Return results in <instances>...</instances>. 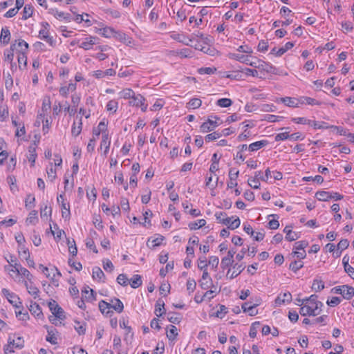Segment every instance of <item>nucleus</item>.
<instances>
[{
    "instance_id": "64",
    "label": "nucleus",
    "mask_w": 354,
    "mask_h": 354,
    "mask_svg": "<svg viewBox=\"0 0 354 354\" xmlns=\"http://www.w3.org/2000/svg\"><path fill=\"white\" fill-rule=\"evenodd\" d=\"M202 104V101L199 98H192L187 103V107L193 109L199 108Z\"/></svg>"
},
{
    "instance_id": "31",
    "label": "nucleus",
    "mask_w": 354,
    "mask_h": 354,
    "mask_svg": "<svg viewBox=\"0 0 354 354\" xmlns=\"http://www.w3.org/2000/svg\"><path fill=\"white\" fill-rule=\"evenodd\" d=\"M245 267L243 264L235 263L233 265L234 270L231 272V270H228L227 277L230 279H234L239 276L244 270Z\"/></svg>"
},
{
    "instance_id": "33",
    "label": "nucleus",
    "mask_w": 354,
    "mask_h": 354,
    "mask_svg": "<svg viewBox=\"0 0 354 354\" xmlns=\"http://www.w3.org/2000/svg\"><path fill=\"white\" fill-rule=\"evenodd\" d=\"M47 336L46 337V340L50 342L52 344H57V330L53 327L47 328Z\"/></svg>"
},
{
    "instance_id": "41",
    "label": "nucleus",
    "mask_w": 354,
    "mask_h": 354,
    "mask_svg": "<svg viewBox=\"0 0 354 354\" xmlns=\"http://www.w3.org/2000/svg\"><path fill=\"white\" fill-rule=\"evenodd\" d=\"M268 144L267 140H259L254 142L251 143L248 146V150L250 151H256L262 147H265Z\"/></svg>"
},
{
    "instance_id": "53",
    "label": "nucleus",
    "mask_w": 354,
    "mask_h": 354,
    "mask_svg": "<svg viewBox=\"0 0 354 354\" xmlns=\"http://www.w3.org/2000/svg\"><path fill=\"white\" fill-rule=\"evenodd\" d=\"M92 276L94 280L102 281L104 277V274L99 267H94L92 270Z\"/></svg>"
},
{
    "instance_id": "43",
    "label": "nucleus",
    "mask_w": 354,
    "mask_h": 354,
    "mask_svg": "<svg viewBox=\"0 0 354 354\" xmlns=\"http://www.w3.org/2000/svg\"><path fill=\"white\" fill-rule=\"evenodd\" d=\"M8 117L9 111L8 106L3 103L0 104V121H6Z\"/></svg>"
},
{
    "instance_id": "22",
    "label": "nucleus",
    "mask_w": 354,
    "mask_h": 354,
    "mask_svg": "<svg viewBox=\"0 0 354 354\" xmlns=\"http://www.w3.org/2000/svg\"><path fill=\"white\" fill-rule=\"evenodd\" d=\"M19 269V272L17 274L18 276H21V278L19 279H15V281L17 282H21V281H32L33 279L32 274L29 272L28 270L22 267L21 265Z\"/></svg>"
},
{
    "instance_id": "19",
    "label": "nucleus",
    "mask_w": 354,
    "mask_h": 354,
    "mask_svg": "<svg viewBox=\"0 0 354 354\" xmlns=\"http://www.w3.org/2000/svg\"><path fill=\"white\" fill-rule=\"evenodd\" d=\"M21 283L26 288L28 292L34 297V299H37L39 297V290L38 288L34 284L32 281H21Z\"/></svg>"
},
{
    "instance_id": "52",
    "label": "nucleus",
    "mask_w": 354,
    "mask_h": 354,
    "mask_svg": "<svg viewBox=\"0 0 354 354\" xmlns=\"http://www.w3.org/2000/svg\"><path fill=\"white\" fill-rule=\"evenodd\" d=\"M197 266L198 268L203 272H207L208 261L205 256L198 258Z\"/></svg>"
},
{
    "instance_id": "27",
    "label": "nucleus",
    "mask_w": 354,
    "mask_h": 354,
    "mask_svg": "<svg viewBox=\"0 0 354 354\" xmlns=\"http://www.w3.org/2000/svg\"><path fill=\"white\" fill-rule=\"evenodd\" d=\"M96 295L93 290V289L90 288L88 286L84 287L82 290V297L86 301L92 302L96 300L95 297Z\"/></svg>"
},
{
    "instance_id": "51",
    "label": "nucleus",
    "mask_w": 354,
    "mask_h": 354,
    "mask_svg": "<svg viewBox=\"0 0 354 354\" xmlns=\"http://www.w3.org/2000/svg\"><path fill=\"white\" fill-rule=\"evenodd\" d=\"M165 312V304L162 301L158 300L157 301L155 306V314L157 317L162 316Z\"/></svg>"
},
{
    "instance_id": "49",
    "label": "nucleus",
    "mask_w": 354,
    "mask_h": 354,
    "mask_svg": "<svg viewBox=\"0 0 354 354\" xmlns=\"http://www.w3.org/2000/svg\"><path fill=\"white\" fill-rule=\"evenodd\" d=\"M136 93L131 89V88H124L123 90H122L120 93H119V95L120 96V97L124 99V100H131L133 98V97L134 96V94Z\"/></svg>"
},
{
    "instance_id": "23",
    "label": "nucleus",
    "mask_w": 354,
    "mask_h": 354,
    "mask_svg": "<svg viewBox=\"0 0 354 354\" xmlns=\"http://www.w3.org/2000/svg\"><path fill=\"white\" fill-rule=\"evenodd\" d=\"M199 285L202 289L207 290L212 286V279L210 277L208 271L203 272L201 279L199 281Z\"/></svg>"
},
{
    "instance_id": "25",
    "label": "nucleus",
    "mask_w": 354,
    "mask_h": 354,
    "mask_svg": "<svg viewBox=\"0 0 354 354\" xmlns=\"http://www.w3.org/2000/svg\"><path fill=\"white\" fill-rule=\"evenodd\" d=\"M292 300V295L289 292H283V294H280L277 296L274 301V304L276 306H280L286 303L290 302Z\"/></svg>"
},
{
    "instance_id": "50",
    "label": "nucleus",
    "mask_w": 354,
    "mask_h": 354,
    "mask_svg": "<svg viewBox=\"0 0 354 354\" xmlns=\"http://www.w3.org/2000/svg\"><path fill=\"white\" fill-rule=\"evenodd\" d=\"M299 102H301V106L303 104H308V105H319L320 102L316 100L314 98L303 96L299 98Z\"/></svg>"
},
{
    "instance_id": "39",
    "label": "nucleus",
    "mask_w": 354,
    "mask_h": 354,
    "mask_svg": "<svg viewBox=\"0 0 354 354\" xmlns=\"http://www.w3.org/2000/svg\"><path fill=\"white\" fill-rule=\"evenodd\" d=\"M49 28V24L47 22H43L41 24V28L39 31L38 37L43 40L46 39L48 36L50 35Z\"/></svg>"
},
{
    "instance_id": "5",
    "label": "nucleus",
    "mask_w": 354,
    "mask_h": 354,
    "mask_svg": "<svg viewBox=\"0 0 354 354\" xmlns=\"http://www.w3.org/2000/svg\"><path fill=\"white\" fill-rule=\"evenodd\" d=\"M98 41L99 39L97 37L88 35L81 39L79 47L85 50H95Z\"/></svg>"
},
{
    "instance_id": "54",
    "label": "nucleus",
    "mask_w": 354,
    "mask_h": 354,
    "mask_svg": "<svg viewBox=\"0 0 354 354\" xmlns=\"http://www.w3.org/2000/svg\"><path fill=\"white\" fill-rule=\"evenodd\" d=\"M107 111L115 113L118 109V102L115 100H109L106 106Z\"/></svg>"
},
{
    "instance_id": "57",
    "label": "nucleus",
    "mask_w": 354,
    "mask_h": 354,
    "mask_svg": "<svg viewBox=\"0 0 354 354\" xmlns=\"http://www.w3.org/2000/svg\"><path fill=\"white\" fill-rule=\"evenodd\" d=\"M206 224V221L205 219H198L194 222H192L189 224V227L192 230H196L200 229L201 227L205 226Z\"/></svg>"
},
{
    "instance_id": "18",
    "label": "nucleus",
    "mask_w": 354,
    "mask_h": 354,
    "mask_svg": "<svg viewBox=\"0 0 354 354\" xmlns=\"http://www.w3.org/2000/svg\"><path fill=\"white\" fill-rule=\"evenodd\" d=\"M51 109V102L49 96H45L42 100V105L40 111L37 116L44 117L45 115H50Z\"/></svg>"
},
{
    "instance_id": "45",
    "label": "nucleus",
    "mask_w": 354,
    "mask_h": 354,
    "mask_svg": "<svg viewBox=\"0 0 354 354\" xmlns=\"http://www.w3.org/2000/svg\"><path fill=\"white\" fill-rule=\"evenodd\" d=\"M315 196L320 201H328L331 199L330 192L318 191L316 192Z\"/></svg>"
},
{
    "instance_id": "20",
    "label": "nucleus",
    "mask_w": 354,
    "mask_h": 354,
    "mask_svg": "<svg viewBox=\"0 0 354 354\" xmlns=\"http://www.w3.org/2000/svg\"><path fill=\"white\" fill-rule=\"evenodd\" d=\"M36 149L37 146L35 143L31 144L28 148V152L26 156L28 162L30 163V167L35 166V160L37 157Z\"/></svg>"
},
{
    "instance_id": "29",
    "label": "nucleus",
    "mask_w": 354,
    "mask_h": 354,
    "mask_svg": "<svg viewBox=\"0 0 354 354\" xmlns=\"http://www.w3.org/2000/svg\"><path fill=\"white\" fill-rule=\"evenodd\" d=\"M111 138L110 136H107L106 137L104 136V138H101L100 149L101 150H102V149L104 150L102 155L104 157H106V156L109 153L110 145H111Z\"/></svg>"
},
{
    "instance_id": "40",
    "label": "nucleus",
    "mask_w": 354,
    "mask_h": 354,
    "mask_svg": "<svg viewBox=\"0 0 354 354\" xmlns=\"http://www.w3.org/2000/svg\"><path fill=\"white\" fill-rule=\"evenodd\" d=\"M178 335L177 328L174 325H170L167 330V337L169 342H174Z\"/></svg>"
},
{
    "instance_id": "63",
    "label": "nucleus",
    "mask_w": 354,
    "mask_h": 354,
    "mask_svg": "<svg viewBox=\"0 0 354 354\" xmlns=\"http://www.w3.org/2000/svg\"><path fill=\"white\" fill-rule=\"evenodd\" d=\"M37 221V212L36 210L31 211L26 218V223L28 224H35Z\"/></svg>"
},
{
    "instance_id": "12",
    "label": "nucleus",
    "mask_w": 354,
    "mask_h": 354,
    "mask_svg": "<svg viewBox=\"0 0 354 354\" xmlns=\"http://www.w3.org/2000/svg\"><path fill=\"white\" fill-rule=\"evenodd\" d=\"M92 134L97 138H98L100 135L102 136V138L109 136L108 131V122L105 119L100 121L98 125L93 129Z\"/></svg>"
},
{
    "instance_id": "35",
    "label": "nucleus",
    "mask_w": 354,
    "mask_h": 354,
    "mask_svg": "<svg viewBox=\"0 0 354 354\" xmlns=\"http://www.w3.org/2000/svg\"><path fill=\"white\" fill-rule=\"evenodd\" d=\"M10 40V32L8 27L5 26L1 28L0 35V41L2 44L6 45Z\"/></svg>"
},
{
    "instance_id": "13",
    "label": "nucleus",
    "mask_w": 354,
    "mask_h": 354,
    "mask_svg": "<svg viewBox=\"0 0 354 354\" xmlns=\"http://www.w3.org/2000/svg\"><path fill=\"white\" fill-rule=\"evenodd\" d=\"M11 45L17 55L21 53H28V44L24 40L21 39L15 40Z\"/></svg>"
},
{
    "instance_id": "4",
    "label": "nucleus",
    "mask_w": 354,
    "mask_h": 354,
    "mask_svg": "<svg viewBox=\"0 0 354 354\" xmlns=\"http://www.w3.org/2000/svg\"><path fill=\"white\" fill-rule=\"evenodd\" d=\"M219 118L216 115H211L207 121L204 122L200 127L203 133L210 132L216 128L218 125Z\"/></svg>"
},
{
    "instance_id": "46",
    "label": "nucleus",
    "mask_w": 354,
    "mask_h": 354,
    "mask_svg": "<svg viewBox=\"0 0 354 354\" xmlns=\"http://www.w3.org/2000/svg\"><path fill=\"white\" fill-rule=\"evenodd\" d=\"M129 283L133 288H137L140 287L142 283V277L139 274H135L133 276V277L129 280Z\"/></svg>"
},
{
    "instance_id": "6",
    "label": "nucleus",
    "mask_w": 354,
    "mask_h": 354,
    "mask_svg": "<svg viewBox=\"0 0 354 354\" xmlns=\"http://www.w3.org/2000/svg\"><path fill=\"white\" fill-rule=\"evenodd\" d=\"M228 57L231 59L239 62L240 63H243L250 66H255L254 64V62L251 60V55L230 53L228 54Z\"/></svg>"
},
{
    "instance_id": "48",
    "label": "nucleus",
    "mask_w": 354,
    "mask_h": 354,
    "mask_svg": "<svg viewBox=\"0 0 354 354\" xmlns=\"http://www.w3.org/2000/svg\"><path fill=\"white\" fill-rule=\"evenodd\" d=\"M19 266L20 264L19 263L6 265L4 266V270L11 277H12V273H15L17 275L19 272L18 268H19Z\"/></svg>"
},
{
    "instance_id": "59",
    "label": "nucleus",
    "mask_w": 354,
    "mask_h": 354,
    "mask_svg": "<svg viewBox=\"0 0 354 354\" xmlns=\"http://www.w3.org/2000/svg\"><path fill=\"white\" fill-rule=\"evenodd\" d=\"M51 214L52 209L47 205H45L41 208L40 216L42 219L48 220L51 216Z\"/></svg>"
},
{
    "instance_id": "3",
    "label": "nucleus",
    "mask_w": 354,
    "mask_h": 354,
    "mask_svg": "<svg viewBox=\"0 0 354 354\" xmlns=\"http://www.w3.org/2000/svg\"><path fill=\"white\" fill-rule=\"evenodd\" d=\"M254 65L255 66H253L255 68H257L259 70V73L263 74L264 73H271L277 75L278 74V70L277 68L274 66L272 64L269 62H264L261 59H259L255 57Z\"/></svg>"
},
{
    "instance_id": "26",
    "label": "nucleus",
    "mask_w": 354,
    "mask_h": 354,
    "mask_svg": "<svg viewBox=\"0 0 354 354\" xmlns=\"http://www.w3.org/2000/svg\"><path fill=\"white\" fill-rule=\"evenodd\" d=\"M46 172L47 175V180L53 183L57 178V168L55 167V165H53L52 162H50L48 165L46 167Z\"/></svg>"
},
{
    "instance_id": "47",
    "label": "nucleus",
    "mask_w": 354,
    "mask_h": 354,
    "mask_svg": "<svg viewBox=\"0 0 354 354\" xmlns=\"http://www.w3.org/2000/svg\"><path fill=\"white\" fill-rule=\"evenodd\" d=\"M242 309L243 312L248 313L249 315L254 316L258 313L256 306H250L248 303H245L242 305Z\"/></svg>"
},
{
    "instance_id": "21",
    "label": "nucleus",
    "mask_w": 354,
    "mask_h": 354,
    "mask_svg": "<svg viewBox=\"0 0 354 354\" xmlns=\"http://www.w3.org/2000/svg\"><path fill=\"white\" fill-rule=\"evenodd\" d=\"M277 102H282L286 106L288 107L295 108L301 106V102H299V98L291 97H281Z\"/></svg>"
},
{
    "instance_id": "28",
    "label": "nucleus",
    "mask_w": 354,
    "mask_h": 354,
    "mask_svg": "<svg viewBox=\"0 0 354 354\" xmlns=\"http://www.w3.org/2000/svg\"><path fill=\"white\" fill-rule=\"evenodd\" d=\"M239 171L238 170L235 171L234 169H230L229 171V180L227 183V186L228 188H233L237 186L236 179L239 176Z\"/></svg>"
},
{
    "instance_id": "1",
    "label": "nucleus",
    "mask_w": 354,
    "mask_h": 354,
    "mask_svg": "<svg viewBox=\"0 0 354 354\" xmlns=\"http://www.w3.org/2000/svg\"><path fill=\"white\" fill-rule=\"evenodd\" d=\"M323 304L318 301L317 296L312 295L306 298L304 306H301L299 313L302 316H317L320 314Z\"/></svg>"
},
{
    "instance_id": "61",
    "label": "nucleus",
    "mask_w": 354,
    "mask_h": 354,
    "mask_svg": "<svg viewBox=\"0 0 354 354\" xmlns=\"http://www.w3.org/2000/svg\"><path fill=\"white\" fill-rule=\"evenodd\" d=\"M50 230L51 234L55 239H60L63 234V231L60 230L57 225H54L53 227L50 225Z\"/></svg>"
},
{
    "instance_id": "32",
    "label": "nucleus",
    "mask_w": 354,
    "mask_h": 354,
    "mask_svg": "<svg viewBox=\"0 0 354 354\" xmlns=\"http://www.w3.org/2000/svg\"><path fill=\"white\" fill-rule=\"evenodd\" d=\"M222 223L227 225V227L229 229L234 230L239 227L241 224V221L238 217L235 218H234L233 217H227V218L225 219V221H222Z\"/></svg>"
},
{
    "instance_id": "9",
    "label": "nucleus",
    "mask_w": 354,
    "mask_h": 354,
    "mask_svg": "<svg viewBox=\"0 0 354 354\" xmlns=\"http://www.w3.org/2000/svg\"><path fill=\"white\" fill-rule=\"evenodd\" d=\"M129 104L132 106L140 107L142 112L147 111L148 107L145 97L140 93H135L133 98L129 102Z\"/></svg>"
},
{
    "instance_id": "17",
    "label": "nucleus",
    "mask_w": 354,
    "mask_h": 354,
    "mask_svg": "<svg viewBox=\"0 0 354 354\" xmlns=\"http://www.w3.org/2000/svg\"><path fill=\"white\" fill-rule=\"evenodd\" d=\"M48 12L53 15L56 19L64 22H70L72 20V17L69 13L59 11L56 8L49 9Z\"/></svg>"
},
{
    "instance_id": "8",
    "label": "nucleus",
    "mask_w": 354,
    "mask_h": 354,
    "mask_svg": "<svg viewBox=\"0 0 354 354\" xmlns=\"http://www.w3.org/2000/svg\"><path fill=\"white\" fill-rule=\"evenodd\" d=\"M111 50V47L108 45H97L95 47V50L98 52L92 54L91 56L100 61H103L109 57V51Z\"/></svg>"
},
{
    "instance_id": "30",
    "label": "nucleus",
    "mask_w": 354,
    "mask_h": 354,
    "mask_svg": "<svg viewBox=\"0 0 354 354\" xmlns=\"http://www.w3.org/2000/svg\"><path fill=\"white\" fill-rule=\"evenodd\" d=\"M28 310L30 313L37 319H40L43 317V313L41 311V308L39 305L35 302L31 301L30 306L28 307Z\"/></svg>"
},
{
    "instance_id": "60",
    "label": "nucleus",
    "mask_w": 354,
    "mask_h": 354,
    "mask_svg": "<svg viewBox=\"0 0 354 354\" xmlns=\"http://www.w3.org/2000/svg\"><path fill=\"white\" fill-rule=\"evenodd\" d=\"M207 38L203 35V39L198 38L197 40H195L192 42V46L196 50H203L204 46L203 44L205 43V39Z\"/></svg>"
},
{
    "instance_id": "44",
    "label": "nucleus",
    "mask_w": 354,
    "mask_h": 354,
    "mask_svg": "<svg viewBox=\"0 0 354 354\" xmlns=\"http://www.w3.org/2000/svg\"><path fill=\"white\" fill-rule=\"evenodd\" d=\"M164 240V237L162 236L159 235L157 237H151L148 239V245L152 248L155 247L160 245L161 243Z\"/></svg>"
},
{
    "instance_id": "16",
    "label": "nucleus",
    "mask_w": 354,
    "mask_h": 354,
    "mask_svg": "<svg viewBox=\"0 0 354 354\" xmlns=\"http://www.w3.org/2000/svg\"><path fill=\"white\" fill-rule=\"evenodd\" d=\"M97 32L105 38H118L120 36V33L117 32L113 28L109 26L101 28L97 30Z\"/></svg>"
},
{
    "instance_id": "34",
    "label": "nucleus",
    "mask_w": 354,
    "mask_h": 354,
    "mask_svg": "<svg viewBox=\"0 0 354 354\" xmlns=\"http://www.w3.org/2000/svg\"><path fill=\"white\" fill-rule=\"evenodd\" d=\"M12 123L16 127L15 136L18 138L22 137L26 133L25 127L23 123L18 122L15 119L12 118Z\"/></svg>"
},
{
    "instance_id": "37",
    "label": "nucleus",
    "mask_w": 354,
    "mask_h": 354,
    "mask_svg": "<svg viewBox=\"0 0 354 354\" xmlns=\"http://www.w3.org/2000/svg\"><path fill=\"white\" fill-rule=\"evenodd\" d=\"M110 306L111 310L113 309L118 313H120L123 311L124 305L122 302L118 298L112 299L111 300Z\"/></svg>"
},
{
    "instance_id": "58",
    "label": "nucleus",
    "mask_w": 354,
    "mask_h": 354,
    "mask_svg": "<svg viewBox=\"0 0 354 354\" xmlns=\"http://www.w3.org/2000/svg\"><path fill=\"white\" fill-rule=\"evenodd\" d=\"M62 209V216L65 219H68L70 218L71 212H70V204L68 202L64 203L61 205Z\"/></svg>"
},
{
    "instance_id": "38",
    "label": "nucleus",
    "mask_w": 354,
    "mask_h": 354,
    "mask_svg": "<svg viewBox=\"0 0 354 354\" xmlns=\"http://www.w3.org/2000/svg\"><path fill=\"white\" fill-rule=\"evenodd\" d=\"M99 309L102 314L106 315H111L113 313V310L111 309L110 303H108L104 300H101L98 304Z\"/></svg>"
},
{
    "instance_id": "62",
    "label": "nucleus",
    "mask_w": 354,
    "mask_h": 354,
    "mask_svg": "<svg viewBox=\"0 0 354 354\" xmlns=\"http://www.w3.org/2000/svg\"><path fill=\"white\" fill-rule=\"evenodd\" d=\"M236 51L239 53H244L248 55H252L253 53V49L252 48V47L247 44H243L239 46L236 48Z\"/></svg>"
},
{
    "instance_id": "14",
    "label": "nucleus",
    "mask_w": 354,
    "mask_h": 354,
    "mask_svg": "<svg viewBox=\"0 0 354 354\" xmlns=\"http://www.w3.org/2000/svg\"><path fill=\"white\" fill-rule=\"evenodd\" d=\"M77 89V84L75 82H69L63 84L59 88V93L63 97H67L70 93H74Z\"/></svg>"
},
{
    "instance_id": "2",
    "label": "nucleus",
    "mask_w": 354,
    "mask_h": 354,
    "mask_svg": "<svg viewBox=\"0 0 354 354\" xmlns=\"http://www.w3.org/2000/svg\"><path fill=\"white\" fill-rule=\"evenodd\" d=\"M170 37L186 46H192V42L194 41L197 40L198 38L203 39V34L198 32L197 33H192L190 36H187L184 33L173 32L171 33Z\"/></svg>"
},
{
    "instance_id": "10",
    "label": "nucleus",
    "mask_w": 354,
    "mask_h": 354,
    "mask_svg": "<svg viewBox=\"0 0 354 354\" xmlns=\"http://www.w3.org/2000/svg\"><path fill=\"white\" fill-rule=\"evenodd\" d=\"M334 293L342 295L346 299H351L354 296V288L343 285L333 288Z\"/></svg>"
},
{
    "instance_id": "7",
    "label": "nucleus",
    "mask_w": 354,
    "mask_h": 354,
    "mask_svg": "<svg viewBox=\"0 0 354 354\" xmlns=\"http://www.w3.org/2000/svg\"><path fill=\"white\" fill-rule=\"evenodd\" d=\"M1 293L7 299L8 302L11 304L15 308H22L20 298L15 293L10 292L7 288H3L1 290Z\"/></svg>"
},
{
    "instance_id": "15",
    "label": "nucleus",
    "mask_w": 354,
    "mask_h": 354,
    "mask_svg": "<svg viewBox=\"0 0 354 354\" xmlns=\"http://www.w3.org/2000/svg\"><path fill=\"white\" fill-rule=\"evenodd\" d=\"M52 118L50 115H45L44 117H41L39 118V116H37V121H36V125L37 126H39L40 125V122L42 123V131H43V133L44 134L48 133L49 131V129L51 127V124H52Z\"/></svg>"
},
{
    "instance_id": "24",
    "label": "nucleus",
    "mask_w": 354,
    "mask_h": 354,
    "mask_svg": "<svg viewBox=\"0 0 354 354\" xmlns=\"http://www.w3.org/2000/svg\"><path fill=\"white\" fill-rule=\"evenodd\" d=\"M82 130V118L77 117L76 120L73 122L71 127V134L74 137L79 136Z\"/></svg>"
},
{
    "instance_id": "56",
    "label": "nucleus",
    "mask_w": 354,
    "mask_h": 354,
    "mask_svg": "<svg viewBox=\"0 0 354 354\" xmlns=\"http://www.w3.org/2000/svg\"><path fill=\"white\" fill-rule=\"evenodd\" d=\"M15 315L18 319L21 321L26 322L30 318L28 312L26 310H20V308H16Z\"/></svg>"
},
{
    "instance_id": "42",
    "label": "nucleus",
    "mask_w": 354,
    "mask_h": 354,
    "mask_svg": "<svg viewBox=\"0 0 354 354\" xmlns=\"http://www.w3.org/2000/svg\"><path fill=\"white\" fill-rule=\"evenodd\" d=\"M15 54V53L13 48L11 45L9 48L6 49L4 50V53H3L4 61L12 64L13 59H14ZM11 66L12 67V64H11Z\"/></svg>"
},
{
    "instance_id": "36",
    "label": "nucleus",
    "mask_w": 354,
    "mask_h": 354,
    "mask_svg": "<svg viewBox=\"0 0 354 354\" xmlns=\"http://www.w3.org/2000/svg\"><path fill=\"white\" fill-rule=\"evenodd\" d=\"M47 278L50 279L52 281L56 279V277H59L61 276V273L58 270V269L53 266L51 268H48V271L43 273Z\"/></svg>"
},
{
    "instance_id": "11",
    "label": "nucleus",
    "mask_w": 354,
    "mask_h": 354,
    "mask_svg": "<svg viewBox=\"0 0 354 354\" xmlns=\"http://www.w3.org/2000/svg\"><path fill=\"white\" fill-rule=\"evenodd\" d=\"M48 305L50 312L57 319L61 320H64L65 319L66 317L64 310L55 300L51 299L49 301Z\"/></svg>"
},
{
    "instance_id": "55",
    "label": "nucleus",
    "mask_w": 354,
    "mask_h": 354,
    "mask_svg": "<svg viewBox=\"0 0 354 354\" xmlns=\"http://www.w3.org/2000/svg\"><path fill=\"white\" fill-rule=\"evenodd\" d=\"M9 343L12 345V348L21 349L24 346V340L21 337H17L16 339H13L10 341Z\"/></svg>"
}]
</instances>
